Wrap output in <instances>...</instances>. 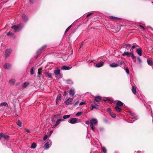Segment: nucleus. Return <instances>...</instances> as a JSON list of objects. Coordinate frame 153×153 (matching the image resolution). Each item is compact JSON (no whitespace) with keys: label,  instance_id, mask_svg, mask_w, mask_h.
<instances>
[{"label":"nucleus","instance_id":"f257e3e1","mask_svg":"<svg viewBox=\"0 0 153 153\" xmlns=\"http://www.w3.org/2000/svg\"><path fill=\"white\" fill-rule=\"evenodd\" d=\"M90 126L91 129L93 131H94V126H97L98 124V121L97 119L95 118L91 119L90 121Z\"/></svg>","mask_w":153,"mask_h":153},{"label":"nucleus","instance_id":"f03ea898","mask_svg":"<svg viewBox=\"0 0 153 153\" xmlns=\"http://www.w3.org/2000/svg\"><path fill=\"white\" fill-rule=\"evenodd\" d=\"M24 25V24L23 23H22L17 26L16 25H13L11 27V28L14 30L15 32H17L22 29Z\"/></svg>","mask_w":153,"mask_h":153},{"label":"nucleus","instance_id":"7ed1b4c3","mask_svg":"<svg viewBox=\"0 0 153 153\" xmlns=\"http://www.w3.org/2000/svg\"><path fill=\"white\" fill-rule=\"evenodd\" d=\"M51 141L50 140H48L47 142L45 144L43 147L45 149H47L51 146Z\"/></svg>","mask_w":153,"mask_h":153},{"label":"nucleus","instance_id":"20e7f679","mask_svg":"<svg viewBox=\"0 0 153 153\" xmlns=\"http://www.w3.org/2000/svg\"><path fill=\"white\" fill-rule=\"evenodd\" d=\"M129 112L131 115V117H130V118L134 120L133 121H131V122H130L131 123H133L134 121L136 120L137 119V116H136L135 114L133 113V112L130 111Z\"/></svg>","mask_w":153,"mask_h":153},{"label":"nucleus","instance_id":"39448f33","mask_svg":"<svg viewBox=\"0 0 153 153\" xmlns=\"http://www.w3.org/2000/svg\"><path fill=\"white\" fill-rule=\"evenodd\" d=\"M64 119H58L56 122V124L54 125L52 127L53 128H54L59 125L61 122V121H63Z\"/></svg>","mask_w":153,"mask_h":153},{"label":"nucleus","instance_id":"423d86ee","mask_svg":"<svg viewBox=\"0 0 153 153\" xmlns=\"http://www.w3.org/2000/svg\"><path fill=\"white\" fill-rule=\"evenodd\" d=\"M73 99L72 98H69L65 102V103L66 105L71 104L72 103Z\"/></svg>","mask_w":153,"mask_h":153},{"label":"nucleus","instance_id":"0eeeda50","mask_svg":"<svg viewBox=\"0 0 153 153\" xmlns=\"http://www.w3.org/2000/svg\"><path fill=\"white\" fill-rule=\"evenodd\" d=\"M12 52V50L10 49H7L5 52V56L7 58L10 54Z\"/></svg>","mask_w":153,"mask_h":153},{"label":"nucleus","instance_id":"6e6552de","mask_svg":"<svg viewBox=\"0 0 153 153\" xmlns=\"http://www.w3.org/2000/svg\"><path fill=\"white\" fill-rule=\"evenodd\" d=\"M69 122L72 124H74L76 123H77L76 119V118H72L70 119L69 121Z\"/></svg>","mask_w":153,"mask_h":153},{"label":"nucleus","instance_id":"1a4fd4ad","mask_svg":"<svg viewBox=\"0 0 153 153\" xmlns=\"http://www.w3.org/2000/svg\"><path fill=\"white\" fill-rule=\"evenodd\" d=\"M102 100V98L100 96H96L95 97L94 100L100 104L99 102Z\"/></svg>","mask_w":153,"mask_h":153},{"label":"nucleus","instance_id":"9d476101","mask_svg":"<svg viewBox=\"0 0 153 153\" xmlns=\"http://www.w3.org/2000/svg\"><path fill=\"white\" fill-rule=\"evenodd\" d=\"M11 65L10 64H7V63H5L4 65V68L7 69H10L11 67Z\"/></svg>","mask_w":153,"mask_h":153},{"label":"nucleus","instance_id":"9b49d317","mask_svg":"<svg viewBox=\"0 0 153 153\" xmlns=\"http://www.w3.org/2000/svg\"><path fill=\"white\" fill-rule=\"evenodd\" d=\"M104 62L102 61H101L98 62V63L96 65V66L97 68H100L104 64Z\"/></svg>","mask_w":153,"mask_h":153},{"label":"nucleus","instance_id":"f8f14e48","mask_svg":"<svg viewBox=\"0 0 153 153\" xmlns=\"http://www.w3.org/2000/svg\"><path fill=\"white\" fill-rule=\"evenodd\" d=\"M47 47L46 45H43L42 47L40 48L39 49L38 51H36V53H38L39 52H40L42 50H43L45 48Z\"/></svg>","mask_w":153,"mask_h":153},{"label":"nucleus","instance_id":"ddd939ff","mask_svg":"<svg viewBox=\"0 0 153 153\" xmlns=\"http://www.w3.org/2000/svg\"><path fill=\"white\" fill-rule=\"evenodd\" d=\"M137 53V54L140 56H141L142 54V51L141 48H139L137 49L136 51Z\"/></svg>","mask_w":153,"mask_h":153},{"label":"nucleus","instance_id":"4468645a","mask_svg":"<svg viewBox=\"0 0 153 153\" xmlns=\"http://www.w3.org/2000/svg\"><path fill=\"white\" fill-rule=\"evenodd\" d=\"M42 68H40L38 69V77L40 78L41 77V75L42 73Z\"/></svg>","mask_w":153,"mask_h":153},{"label":"nucleus","instance_id":"2eb2a0df","mask_svg":"<svg viewBox=\"0 0 153 153\" xmlns=\"http://www.w3.org/2000/svg\"><path fill=\"white\" fill-rule=\"evenodd\" d=\"M22 18L25 22H26L28 20V18L25 15L23 14L22 15Z\"/></svg>","mask_w":153,"mask_h":153},{"label":"nucleus","instance_id":"dca6fc26","mask_svg":"<svg viewBox=\"0 0 153 153\" xmlns=\"http://www.w3.org/2000/svg\"><path fill=\"white\" fill-rule=\"evenodd\" d=\"M69 94L72 96H74L75 94L74 90V89H71L69 91Z\"/></svg>","mask_w":153,"mask_h":153},{"label":"nucleus","instance_id":"f3484780","mask_svg":"<svg viewBox=\"0 0 153 153\" xmlns=\"http://www.w3.org/2000/svg\"><path fill=\"white\" fill-rule=\"evenodd\" d=\"M131 52L129 53L127 52H124L122 54L123 56H129L131 55Z\"/></svg>","mask_w":153,"mask_h":153},{"label":"nucleus","instance_id":"a211bd4d","mask_svg":"<svg viewBox=\"0 0 153 153\" xmlns=\"http://www.w3.org/2000/svg\"><path fill=\"white\" fill-rule=\"evenodd\" d=\"M123 103L120 101H118L116 104L117 106H121L123 105Z\"/></svg>","mask_w":153,"mask_h":153},{"label":"nucleus","instance_id":"6ab92c4d","mask_svg":"<svg viewBox=\"0 0 153 153\" xmlns=\"http://www.w3.org/2000/svg\"><path fill=\"white\" fill-rule=\"evenodd\" d=\"M110 66L112 68L117 67L118 66V65L117 64L114 63H113L110 64Z\"/></svg>","mask_w":153,"mask_h":153},{"label":"nucleus","instance_id":"aec40b11","mask_svg":"<svg viewBox=\"0 0 153 153\" xmlns=\"http://www.w3.org/2000/svg\"><path fill=\"white\" fill-rule=\"evenodd\" d=\"M15 82V80L14 79H12L9 81V83L11 85L14 84Z\"/></svg>","mask_w":153,"mask_h":153},{"label":"nucleus","instance_id":"412c9836","mask_svg":"<svg viewBox=\"0 0 153 153\" xmlns=\"http://www.w3.org/2000/svg\"><path fill=\"white\" fill-rule=\"evenodd\" d=\"M62 69L63 70H68L70 69L71 68L67 66L66 65H64L62 67Z\"/></svg>","mask_w":153,"mask_h":153},{"label":"nucleus","instance_id":"4be33fe9","mask_svg":"<svg viewBox=\"0 0 153 153\" xmlns=\"http://www.w3.org/2000/svg\"><path fill=\"white\" fill-rule=\"evenodd\" d=\"M115 109L116 111L119 112H121L122 111V109L118 106H116L115 108Z\"/></svg>","mask_w":153,"mask_h":153},{"label":"nucleus","instance_id":"5701e85b","mask_svg":"<svg viewBox=\"0 0 153 153\" xmlns=\"http://www.w3.org/2000/svg\"><path fill=\"white\" fill-rule=\"evenodd\" d=\"M60 72V70L59 69H57L54 70V73L56 75L59 74Z\"/></svg>","mask_w":153,"mask_h":153},{"label":"nucleus","instance_id":"b1692460","mask_svg":"<svg viewBox=\"0 0 153 153\" xmlns=\"http://www.w3.org/2000/svg\"><path fill=\"white\" fill-rule=\"evenodd\" d=\"M132 91L134 94H136V89L134 86L132 87Z\"/></svg>","mask_w":153,"mask_h":153},{"label":"nucleus","instance_id":"393cba45","mask_svg":"<svg viewBox=\"0 0 153 153\" xmlns=\"http://www.w3.org/2000/svg\"><path fill=\"white\" fill-rule=\"evenodd\" d=\"M91 106H92L93 108H94L97 109H99V108L98 107V105L96 104H92L91 105Z\"/></svg>","mask_w":153,"mask_h":153},{"label":"nucleus","instance_id":"a878e982","mask_svg":"<svg viewBox=\"0 0 153 153\" xmlns=\"http://www.w3.org/2000/svg\"><path fill=\"white\" fill-rule=\"evenodd\" d=\"M2 137H4L5 139L8 140L9 139V136L4 134H2Z\"/></svg>","mask_w":153,"mask_h":153},{"label":"nucleus","instance_id":"bb28decb","mask_svg":"<svg viewBox=\"0 0 153 153\" xmlns=\"http://www.w3.org/2000/svg\"><path fill=\"white\" fill-rule=\"evenodd\" d=\"M0 106H4L7 107H8V105L7 103L6 102H3L0 104Z\"/></svg>","mask_w":153,"mask_h":153},{"label":"nucleus","instance_id":"cd10ccee","mask_svg":"<svg viewBox=\"0 0 153 153\" xmlns=\"http://www.w3.org/2000/svg\"><path fill=\"white\" fill-rule=\"evenodd\" d=\"M17 125L19 127H21L22 126V123L20 120H19L16 123Z\"/></svg>","mask_w":153,"mask_h":153},{"label":"nucleus","instance_id":"c85d7f7f","mask_svg":"<svg viewBox=\"0 0 153 153\" xmlns=\"http://www.w3.org/2000/svg\"><path fill=\"white\" fill-rule=\"evenodd\" d=\"M148 64L150 65H152L153 64L152 61L149 59H148L147 60Z\"/></svg>","mask_w":153,"mask_h":153},{"label":"nucleus","instance_id":"c756f323","mask_svg":"<svg viewBox=\"0 0 153 153\" xmlns=\"http://www.w3.org/2000/svg\"><path fill=\"white\" fill-rule=\"evenodd\" d=\"M61 96L60 95H59L57 96L56 99V103H57V102L59 100H61Z\"/></svg>","mask_w":153,"mask_h":153},{"label":"nucleus","instance_id":"7c9ffc66","mask_svg":"<svg viewBox=\"0 0 153 153\" xmlns=\"http://www.w3.org/2000/svg\"><path fill=\"white\" fill-rule=\"evenodd\" d=\"M109 18L110 19L113 20H116L117 19H120V18H119L118 17H117L113 16H109Z\"/></svg>","mask_w":153,"mask_h":153},{"label":"nucleus","instance_id":"2f4dec72","mask_svg":"<svg viewBox=\"0 0 153 153\" xmlns=\"http://www.w3.org/2000/svg\"><path fill=\"white\" fill-rule=\"evenodd\" d=\"M36 147V144L35 143H33L31 146V147H30L31 149H34Z\"/></svg>","mask_w":153,"mask_h":153},{"label":"nucleus","instance_id":"473e14b6","mask_svg":"<svg viewBox=\"0 0 153 153\" xmlns=\"http://www.w3.org/2000/svg\"><path fill=\"white\" fill-rule=\"evenodd\" d=\"M82 113V112H77L75 114V115L76 117H79L80 116L81 114Z\"/></svg>","mask_w":153,"mask_h":153},{"label":"nucleus","instance_id":"72a5a7b5","mask_svg":"<svg viewBox=\"0 0 153 153\" xmlns=\"http://www.w3.org/2000/svg\"><path fill=\"white\" fill-rule=\"evenodd\" d=\"M66 81L68 84H71L73 83L71 79L67 80H66Z\"/></svg>","mask_w":153,"mask_h":153},{"label":"nucleus","instance_id":"f704fd0d","mask_svg":"<svg viewBox=\"0 0 153 153\" xmlns=\"http://www.w3.org/2000/svg\"><path fill=\"white\" fill-rule=\"evenodd\" d=\"M70 116V115H65L63 116V118L64 119H65L69 118Z\"/></svg>","mask_w":153,"mask_h":153},{"label":"nucleus","instance_id":"c9c22d12","mask_svg":"<svg viewBox=\"0 0 153 153\" xmlns=\"http://www.w3.org/2000/svg\"><path fill=\"white\" fill-rule=\"evenodd\" d=\"M29 85V83L28 82H25L24 83L23 85V87L24 88L26 87Z\"/></svg>","mask_w":153,"mask_h":153},{"label":"nucleus","instance_id":"e433bc0d","mask_svg":"<svg viewBox=\"0 0 153 153\" xmlns=\"http://www.w3.org/2000/svg\"><path fill=\"white\" fill-rule=\"evenodd\" d=\"M101 148H102V151H103V152L105 153L106 152V149L104 147V146H101Z\"/></svg>","mask_w":153,"mask_h":153},{"label":"nucleus","instance_id":"4c0bfd02","mask_svg":"<svg viewBox=\"0 0 153 153\" xmlns=\"http://www.w3.org/2000/svg\"><path fill=\"white\" fill-rule=\"evenodd\" d=\"M110 114L111 116L112 117L114 118L116 117V114L114 113H112V112H110Z\"/></svg>","mask_w":153,"mask_h":153},{"label":"nucleus","instance_id":"58836bf2","mask_svg":"<svg viewBox=\"0 0 153 153\" xmlns=\"http://www.w3.org/2000/svg\"><path fill=\"white\" fill-rule=\"evenodd\" d=\"M72 26V25H70L67 29H66V30H65V33H66V32H67L68 31L71 27Z\"/></svg>","mask_w":153,"mask_h":153},{"label":"nucleus","instance_id":"ea45409f","mask_svg":"<svg viewBox=\"0 0 153 153\" xmlns=\"http://www.w3.org/2000/svg\"><path fill=\"white\" fill-rule=\"evenodd\" d=\"M33 67H32L30 69V73L31 74H34V71L33 70Z\"/></svg>","mask_w":153,"mask_h":153},{"label":"nucleus","instance_id":"a19ab883","mask_svg":"<svg viewBox=\"0 0 153 153\" xmlns=\"http://www.w3.org/2000/svg\"><path fill=\"white\" fill-rule=\"evenodd\" d=\"M138 47V46L137 45H133L132 47V48H131L133 50L135 48H136V47Z\"/></svg>","mask_w":153,"mask_h":153},{"label":"nucleus","instance_id":"79ce46f5","mask_svg":"<svg viewBox=\"0 0 153 153\" xmlns=\"http://www.w3.org/2000/svg\"><path fill=\"white\" fill-rule=\"evenodd\" d=\"M131 55L133 59H134L136 58V56L134 55V54L133 53H131Z\"/></svg>","mask_w":153,"mask_h":153},{"label":"nucleus","instance_id":"37998d69","mask_svg":"<svg viewBox=\"0 0 153 153\" xmlns=\"http://www.w3.org/2000/svg\"><path fill=\"white\" fill-rule=\"evenodd\" d=\"M137 59L138 62L140 63H141V62L142 61H141V59H140V58L139 57H137Z\"/></svg>","mask_w":153,"mask_h":153},{"label":"nucleus","instance_id":"c03bdc74","mask_svg":"<svg viewBox=\"0 0 153 153\" xmlns=\"http://www.w3.org/2000/svg\"><path fill=\"white\" fill-rule=\"evenodd\" d=\"M47 138H48V136L46 135H45L43 137L44 140H46L47 139Z\"/></svg>","mask_w":153,"mask_h":153},{"label":"nucleus","instance_id":"a18cd8bd","mask_svg":"<svg viewBox=\"0 0 153 153\" xmlns=\"http://www.w3.org/2000/svg\"><path fill=\"white\" fill-rule=\"evenodd\" d=\"M126 73L127 74H129V69H128V68H126Z\"/></svg>","mask_w":153,"mask_h":153},{"label":"nucleus","instance_id":"49530a36","mask_svg":"<svg viewBox=\"0 0 153 153\" xmlns=\"http://www.w3.org/2000/svg\"><path fill=\"white\" fill-rule=\"evenodd\" d=\"M7 35L8 36L10 35V36H11L13 34H12V33H10V32H8V33H7Z\"/></svg>","mask_w":153,"mask_h":153},{"label":"nucleus","instance_id":"de8ad7c7","mask_svg":"<svg viewBox=\"0 0 153 153\" xmlns=\"http://www.w3.org/2000/svg\"><path fill=\"white\" fill-rule=\"evenodd\" d=\"M123 63H124V62L123 61H121L120 62V66H121L122 65Z\"/></svg>","mask_w":153,"mask_h":153},{"label":"nucleus","instance_id":"09e8293b","mask_svg":"<svg viewBox=\"0 0 153 153\" xmlns=\"http://www.w3.org/2000/svg\"><path fill=\"white\" fill-rule=\"evenodd\" d=\"M85 104V103L84 102H81L79 104V105H82L83 104Z\"/></svg>","mask_w":153,"mask_h":153},{"label":"nucleus","instance_id":"8fccbe9b","mask_svg":"<svg viewBox=\"0 0 153 153\" xmlns=\"http://www.w3.org/2000/svg\"><path fill=\"white\" fill-rule=\"evenodd\" d=\"M99 129L100 131H102L103 130V128H99Z\"/></svg>","mask_w":153,"mask_h":153},{"label":"nucleus","instance_id":"3c124183","mask_svg":"<svg viewBox=\"0 0 153 153\" xmlns=\"http://www.w3.org/2000/svg\"><path fill=\"white\" fill-rule=\"evenodd\" d=\"M79 102V101H77L74 104V105H75V106H76V105Z\"/></svg>","mask_w":153,"mask_h":153},{"label":"nucleus","instance_id":"603ef678","mask_svg":"<svg viewBox=\"0 0 153 153\" xmlns=\"http://www.w3.org/2000/svg\"><path fill=\"white\" fill-rule=\"evenodd\" d=\"M148 30H151L152 31H153V28H152V27H148Z\"/></svg>","mask_w":153,"mask_h":153},{"label":"nucleus","instance_id":"864d4df0","mask_svg":"<svg viewBox=\"0 0 153 153\" xmlns=\"http://www.w3.org/2000/svg\"><path fill=\"white\" fill-rule=\"evenodd\" d=\"M93 14L92 13H89L88 14L87 16H86V17H88V16H90V15H92Z\"/></svg>","mask_w":153,"mask_h":153},{"label":"nucleus","instance_id":"5fc2aeb1","mask_svg":"<svg viewBox=\"0 0 153 153\" xmlns=\"http://www.w3.org/2000/svg\"><path fill=\"white\" fill-rule=\"evenodd\" d=\"M25 131H26V132H28V133H30V131L28 129H25Z\"/></svg>","mask_w":153,"mask_h":153},{"label":"nucleus","instance_id":"6e6d98bb","mask_svg":"<svg viewBox=\"0 0 153 153\" xmlns=\"http://www.w3.org/2000/svg\"><path fill=\"white\" fill-rule=\"evenodd\" d=\"M125 46L126 47H130V45L129 44H126L125 45Z\"/></svg>","mask_w":153,"mask_h":153},{"label":"nucleus","instance_id":"4d7b16f0","mask_svg":"<svg viewBox=\"0 0 153 153\" xmlns=\"http://www.w3.org/2000/svg\"><path fill=\"white\" fill-rule=\"evenodd\" d=\"M53 133V131L52 130L50 131L49 132V136H50L51 134Z\"/></svg>","mask_w":153,"mask_h":153},{"label":"nucleus","instance_id":"13d9d810","mask_svg":"<svg viewBox=\"0 0 153 153\" xmlns=\"http://www.w3.org/2000/svg\"><path fill=\"white\" fill-rule=\"evenodd\" d=\"M85 124L87 125H88L89 124V122L88 121H87L85 122Z\"/></svg>","mask_w":153,"mask_h":153},{"label":"nucleus","instance_id":"bf43d9fd","mask_svg":"<svg viewBox=\"0 0 153 153\" xmlns=\"http://www.w3.org/2000/svg\"><path fill=\"white\" fill-rule=\"evenodd\" d=\"M67 94V92L66 91L64 92V95H66Z\"/></svg>","mask_w":153,"mask_h":153},{"label":"nucleus","instance_id":"052dcab7","mask_svg":"<svg viewBox=\"0 0 153 153\" xmlns=\"http://www.w3.org/2000/svg\"><path fill=\"white\" fill-rule=\"evenodd\" d=\"M107 110L108 111H110L111 110V109L110 108H107Z\"/></svg>","mask_w":153,"mask_h":153},{"label":"nucleus","instance_id":"680f3d73","mask_svg":"<svg viewBox=\"0 0 153 153\" xmlns=\"http://www.w3.org/2000/svg\"><path fill=\"white\" fill-rule=\"evenodd\" d=\"M140 26L142 28H143V29H145V28L144 27H143L142 25H140Z\"/></svg>","mask_w":153,"mask_h":153},{"label":"nucleus","instance_id":"e2e57ef3","mask_svg":"<svg viewBox=\"0 0 153 153\" xmlns=\"http://www.w3.org/2000/svg\"><path fill=\"white\" fill-rule=\"evenodd\" d=\"M29 1L31 3H33V1L32 0H29Z\"/></svg>","mask_w":153,"mask_h":153},{"label":"nucleus","instance_id":"0e129e2a","mask_svg":"<svg viewBox=\"0 0 153 153\" xmlns=\"http://www.w3.org/2000/svg\"><path fill=\"white\" fill-rule=\"evenodd\" d=\"M93 108H93V107H92V106H91V110H92Z\"/></svg>","mask_w":153,"mask_h":153},{"label":"nucleus","instance_id":"69168bd1","mask_svg":"<svg viewBox=\"0 0 153 153\" xmlns=\"http://www.w3.org/2000/svg\"><path fill=\"white\" fill-rule=\"evenodd\" d=\"M140 152L138 151H137V153H140Z\"/></svg>","mask_w":153,"mask_h":153},{"label":"nucleus","instance_id":"338daca9","mask_svg":"<svg viewBox=\"0 0 153 153\" xmlns=\"http://www.w3.org/2000/svg\"><path fill=\"white\" fill-rule=\"evenodd\" d=\"M103 100L104 101H106V100Z\"/></svg>","mask_w":153,"mask_h":153},{"label":"nucleus","instance_id":"774afa93","mask_svg":"<svg viewBox=\"0 0 153 153\" xmlns=\"http://www.w3.org/2000/svg\"><path fill=\"white\" fill-rule=\"evenodd\" d=\"M48 77H51V76H50L49 75H48Z\"/></svg>","mask_w":153,"mask_h":153}]
</instances>
